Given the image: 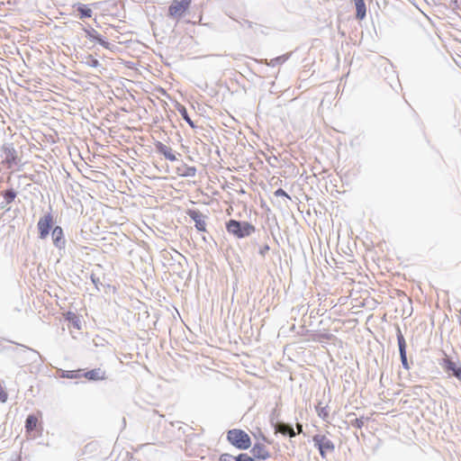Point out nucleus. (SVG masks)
Segmentation results:
<instances>
[{"mask_svg": "<svg viewBox=\"0 0 461 461\" xmlns=\"http://www.w3.org/2000/svg\"><path fill=\"white\" fill-rule=\"evenodd\" d=\"M226 230L237 239H244L252 235L256 227L249 221L230 219L226 222Z\"/></svg>", "mask_w": 461, "mask_h": 461, "instance_id": "nucleus-1", "label": "nucleus"}, {"mask_svg": "<svg viewBox=\"0 0 461 461\" xmlns=\"http://www.w3.org/2000/svg\"><path fill=\"white\" fill-rule=\"evenodd\" d=\"M227 441L239 450H247L251 447L249 435L240 429H231L227 431Z\"/></svg>", "mask_w": 461, "mask_h": 461, "instance_id": "nucleus-2", "label": "nucleus"}, {"mask_svg": "<svg viewBox=\"0 0 461 461\" xmlns=\"http://www.w3.org/2000/svg\"><path fill=\"white\" fill-rule=\"evenodd\" d=\"M312 441L322 458L326 457L328 452H333L335 449L334 443L325 435L316 434L312 437Z\"/></svg>", "mask_w": 461, "mask_h": 461, "instance_id": "nucleus-3", "label": "nucleus"}, {"mask_svg": "<svg viewBox=\"0 0 461 461\" xmlns=\"http://www.w3.org/2000/svg\"><path fill=\"white\" fill-rule=\"evenodd\" d=\"M439 366L449 376H454L461 382V366L457 362L445 355V357L440 360Z\"/></svg>", "mask_w": 461, "mask_h": 461, "instance_id": "nucleus-4", "label": "nucleus"}, {"mask_svg": "<svg viewBox=\"0 0 461 461\" xmlns=\"http://www.w3.org/2000/svg\"><path fill=\"white\" fill-rule=\"evenodd\" d=\"M53 224V216L51 212L46 213L44 216L41 217L37 227L39 230V237L43 240L46 239L52 229Z\"/></svg>", "mask_w": 461, "mask_h": 461, "instance_id": "nucleus-5", "label": "nucleus"}, {"mask_svg": "<svg viewBox=\"0 0 461 461\" xmlns=\"http://www.w3.org/2000/svg\"><path fill=\"white\" fill-rule=\"evenodd\" d=\"M191 0H174L168 7V14L173 17H181L189 8Z\"/></svg>", "mask_w": 461, "mask_h": 461, "instance_id": "nucleus-6", "label": "nucleus"}, {"mask_svg": "<svg viewBox=\"0 0 461 461\" xmlns=\"http://www.w3.org/2000/svg\"><path fill=\"white\" fill-rule=\"evenodd\" d=\"M187 214L194 221V226L197 230L202 232L206 231L205 219L207 217L205 215L198 210H189Z\"/></svg>", "mask_w": 461, "mask_h": 461, "instance_id": "nucleus-7", "label": "nucleus"}, {"mask_svg": "<svg viewBox=\"0 0 461 461\" xmlns=\"http://www.w3.org/2000/svg\"><path fill=\"white\" fill-rule=\"evenodd\" d=\"M3 161L5 162L9 167L15 164L16 151L12 145H4L2 148Z\"/></svg>", "mask_w": 461, "mask_h": 461, "instance_id": "nucleus-8", "label": "nucleus"}, {"mask_svg": "<svg viewBox=\"0 0 461 461\" xmlns=\"http://www.w3.org/2000/svg\"><path fill=\"white\" fill-rule=\"evenodd\" d=\"M51 236H52L53 244L57 249H65L66 240L64 237L63 230L60 226H55L53 228Z\"/></svg>", "mask_w": 461, "mask_h": 461, "instance_id": "nucleus-9", "label": "nucleus"}, {"mask_svg": "<svg viewBox=\"0 0 461 461\" xmlns=\"http://www.w3.org/2000/svg\"><path fill=\"white\" fill-rule=\"evenodd\" d=\"M250 453L252 454L251 457H253L254 460H267L270 456L266 446L261 443H256L250 449Z\"/></svg>", "mask_w": 461, "mask_h": 461, "instance_id": "nucleus-10", "label": "nucleus"}, {"mask_svg": "<svg viewBox=\"0 0 461 461\" xmlns=\"http://www.w3.org/2000/svg\"><path fill=\"white\" fill-rule=\"evenodd\" d=\"M155 149L158 153L163 155L169 161H176L177 159L173 149L161 141H156Z\"/></svg>", "mask_w": 461, "mask_h": 461, "instance_id": "nucleus-11", "label": "nucleus"}, {"mask_svg": "<svg viewBox=\"0 0 461 461\" xmlns=\"http://www.w3.org/2000/svg\"><path fill=\"white\" fill-rule=\"evenodd\" d=\"M274 428H275L276 432L281 433L284 436H288L290 438H293L296 435L293 426L289 423H285L283 421H277L274 425Z\"/></svg>", "mask_w": 461, "mask_h": 461, "instance_id": "nucleus-12", "label": "nucleus"}, {"mask_svg": "<svg viewBox=\"0 0 461 461\" xmlns=\"http://www.w3.org/2000/svg\"><path fill=\"white\" fill-rule=\"evenodd\" d=\"M219 461H254V458L246 453H240L238 456L223 453L220 456Z\"/></svg>", "mask_w": 461, "mask_h": 461, "instance_id": "nucleus-13", "label": "nucleus"}, {"mask_svg": "<svg viewBox=\"0 0 461 461\" xmlns=\"http://www.w3.org/2000/svg\"><path fill=\"white\" fill-rule=\"evenodd\" d=\"M84 376L91 381H99L105 379V371L101 368H95L84 374Z\"/></svg>", "mask_w": 461, "mask_h": 461, "instance_id": "nucleus-14", "label": "nucleus"}, {"mask_svg": "<svg viewBox=\"0 0 461 461\" xmlns=\"http://www.w3.org/2000/svg\"><path fill=\"white\" fill-rule=\"evenodd\" d=\"M196 167L193 166H187L184 164L182 167L176 168V173L178 176L183 177H193L196 175Z\"/></svg>", "mask_w": 461, "mask_h": 461, "instance_id": "nucleus-15", "label": "nucleus"}, {"mask_svg": "<svg viewBox=\"0 0 461 461\" xmlns=\"http://www.w3.org/2000/svg\"><path fill=\"white\" fill-rule=\"evenodd\" d=\"M356 6V18L363 20L366 15V6L364 0H353Z\"/></svg>", "mask_w": 461, "mask_h": 461, "instance_id": "nucleus-16", "label": "nucleus"}, {"mask_svg": "<svg viewBox=\"0 0 461 461\" xmlns=\"http://www.w3.org/2000/svg\"><path fill=\"white\" fill-rule=\"evenodd\" d=\"M74 7L79 13L80 19L90 18L93 15V11L86 5L77 3Z\"/></svg>", "mask_w": 461, "mask_h": 461, "instance_id": "nucleus-17", "label": "nucleus"}, {"mask_svg": "<svg viewBox=\"0 0 461 461\" xmlns=\"http://www.w3.org/2000/svg\"><path fill=\"white\" fill-rule=\"evenodd\" d=\"M396 338L399 348V354L402 355L406 352L407 344L399 326L396 327Z\"/></svg>", "mask_w": 461, "mask_h": 461, "instance_id": "nucleus-18", "label": "nucleus"}, {"mask_svg": "<svg viewBox=\"0 0 461 461\" xmlns=\"http://www.w3.org/2000/svg\"><path fill=\"white\" fill-rule=\"evenodd\" d=\"M177 111L181 114L183 120H185L191 128L194 129L196 127L194 122L192 121V119L188 115L187 110L184 105L178 104Z\"/></svg>", "mask_w": 461, "mask_h": 461, "instance_id": "nucleus-19", "label": "nucleus"}, {"mask_svg": "<svg viewBox=\"0 0 461 461\" xmlns=\"http://www.w3.org/2000/svg\"><path fill=\"white\" fill-rule=\"evenodd\" d=\"M38 423V419L34 415H29L25 420V429L27 431H32L35 429Z\"/></svg>", "mask_w": 461, "mask_h": 461, "instance_id": "nucleus-20", "label": "nucleus"}, {"mask_svg": "<svg viewBox=\"0 0 461 461\" xmlns=\"http://www.w3.org/2000/svg\"><path fill=\"white\" fill-rule=\"evenodd\" d=\"M2 195L5 199V201L6 202V203L9 204L14 201V199L17 195V193L13 188H10V189L4 191L2 193Z\"/></svg>", "mask_w": 461, "mask_h": 461, "instance_id": "nucleus-21", "label": "nucleus"}, {"mask_svg": "<svg viewBox=\"0 0 461 461\" xmlns=\"http://www.w3.org/2000/svg\"><path fill=\"white\" fill-rule=\"evenodd\" d=\"M316 411L318 416L321 418L323 420H327L329 418V411L327 410V406H321V402L316 406Z\"/></svg>", "mask_w": 461, "mask_h": 461, "instance_id": "nucleus-22", "label": "nucleus"}, {"mask_svg": "<svg viewBox=\"0 0 461 461\" xmlns=\"http://www.w3.org/2000/svg\"><path fill=\"white\" fill-rule=\"evenodd\" d=\"M368 418H365L364 416L360 418H356L354 420H350V424L352 427H355L357 429H362L365 425V420H367Z\"/></svg>", "mask_w": 461, "mask_h": 461, "instance_id": "nucleus-23", "label": "nucleus"}, {"mask_svg": "<svg viewBox=\"0 0 461 461\" xmlns=\"http://www.w3.org/2000/svg\"><path fill=\"white\" fill-rule=\"evenodd\" d=\"M86 65L91 68H99L101 66L99 60L94 58L92 55H89L85 61Z\"/></svg>", "mask_w": 461, "mask_h": 461, "instance_id": "nucleus-24", "label": "nucleus"}, {"mask_svg": "<svg viewBox=\"0 0 461 461\" xmlns=\"http://www.w3.org/2000/svg\"><path fill=\"white\" fill-rule=\"evenodd\" d=\"M83 30L86 32V37L92 41H95L99 36V33L93 28H84Z\"/></svg>", "mask_w": 461, "mask_h": 461, "instance_id": "nucleus-25", "label": "nucleus"}, {"mask_svg": "<svg viewBox=\"0 0 461 461\" xmlns=\"http://www.w3.org/2000/svg\"><path fill=\"white\" fill-rule=\"evenodd\" d=\"M400 359H401L402 367L405 370H409L411 368V366H410V364L408 362L407 352H404L403 354L400 355Z\"/></svg>", "mask_w": 461, "mask_h": 461, "instance_id": "nucleus-26", "label": "nucleus"}, {"mask_svg": "<svg viewBox=\"0 0 461 461\" xmlns=\"http://www.w3.org/2000/svg\"><path fill=\"white\" fill-rule=\"evenodd\" d=\"M285 60H286L285 56H279V57H276V58L271 59L270 65L276 66V64H281V63L285 62Z\"/></svg>", "mask_w": 461, "mask_h": 461, "instance_id": "nucleus-27", "label": "nucleus"}, {"mask_svg": "<svg viewBox=\"0 0 461 461\" xmlns=\"http://www.w3.org/2000/svg\"><path fill=\"white\" fill-rule=\"evenodd\" d=\"M95 41H97L101 46H103L104 48L105 49H109V45L110 43L106 41H104L101 35L99 34V36L97 37V39L95 40Z\"/></svg>", "mask_w": 461, "mask_h": 461, "instance_id": "nucleus-28", "label": "nucleus"}, {"mask_svg": "<svg viewBox=\"0 0 461 461\" xmlns=\"http://www.w3.org/2000/svg\"><path fill=\"white\" fill-rule=\"evenodd\" d=\"M270 248L267 244L264 245L263 247H261L258 250V254L265 258V256L267 254V252L269 251Z\"/></svg>", "mask_w": 461, "mask_h": 461, "instance_id": "nucleus-29", "label": "nucleus"}, {"mask_svg": "<svg viewBox=\"0 0 461 461\" xmlns=\"http://www.w3.org/2000/svg\"><path fill=\"white\" fill-rule=\"evenodd\" d=\"M90 278H91L92 283L95 285V288L97 290H99V286L98 285H101L99 277L96 276L95 274H92Z\"/></svg>", "mask_w": 461, "mask_h": 461, "instance_id": "nucleus-30", "label": "nucleus"}, {"mask_svg": "<svg viewBox=\"0 0 461 461\" xmlns=\"http://www.w3.org/2000/svg\"><path fill=\"white\" fill-rule=\"evenodd\" d=\"M275 195L276 196H285V197H287L288 199H290V196L287 194V193L282 189V188H278L277 190H276L275 192Z\"/></svg>", "mask_w": 461, "mask_h": 461, "instance_id": "nucleus-31", "label": "nucleus"}, {"mask_svg": "<svg viewBox=\"0 0 461 461\" xmlns=\"http://www.w3.org/2000/svg\"><path fill=\"white\" fill-rule=\"evenodd\" d=\"M7 400V393L0 388V402H5Z\"/></svg>", "mask_w": 461, "mask_h": 461, "instance_id": "nucleus-32", "label": "nucleus"}, {"mask_svg": "<svg viewBox=\"0 0 461 461\" xmlns=\"http://www.w3.org/2000/svg\"><path fill=\"white\" fill-rule=\"evenodd\" d=\"M64 377L67 378H75L77 375H75L74 371H67L66 374L63 375Z\"/></svg>", "mask_w": 461, "mask_h": 461, "instance_id": "nucleus-33", "label": "nucleus"}, {"mask_svg": "<svg viewBox=\"0 0 461 461\" xmlns=\"http://www.w3.org/2000/svg\"><path fill=\"white\" fill-rule=\"evenodd\" d=\"M296 427H297V429H298L299 432L303 431V425L302 424L297 423Z\"/></svg>", "mask_w": 461, "mask_h": 461, "instance_id": "nucleus-34", "label": "nucleus"}]
</instances>
